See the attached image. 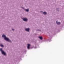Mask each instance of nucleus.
<instances>
[{"label": "nucleus", "mask_w": 64, "mask_h": 64, "mask_svg": "<svg viewBox=\"0 0 64 64\" xmlns=\"http://www.w3.org/2000/svg\"><path fill=\"white\" fill-rule=\"evenodd\" d=\"M2 37L4 38V39H5V40H6V41H10L9 38H7L6 37V36L5 35H3L2 36Z\"/></svg>", "instance_id": "nucleus-1"}, {"label": "nucleus", "mask_w": 64, "mask_h": 64, "mask_svg": "<svg viewBox=\"0 0 64 64\" xmlns=\"http://www.w3.org/2000/svg\"><path fill=\"white\" fill-rule=\"evenodd\" d=\"M30 44H28V49H29L30 48Z\"/></svg>", "instance_id": "nucleus-2"}, {"label": "nucleus", "mask_w": 64, "mask_h": 64, "mask_svg": "<svg viewBox=\"0 0 64 64\" xmlns=\"http://www.w3.org/2000/svg\"><path fill=\"white\" fill-rule=\"evenodd\" d=\"M2 54H3L4 55H6V53H5V52H4V51H3L2 52Z\"/></svg>", "instance_id": "nucleus-3"}, {"label": "nucleus", "mask_w": 64, "mask_h": 64, "mask_svg": "<svg viewBox=\"0 0 64 64\" xmlns=\"http://www.w3.org/2000/svg\"><path fill=\"white\" fill-rule=\"evenodd\" d=\"M25 30L26 31L28 32L29 31V30H30V29L29 28H26Z\"/></svg>", "instance_id": "nucleus-4"}, {"label": "nucleus", "mask_w": 64, "mask_h": 64, "mask_svg": "<svg viewBox=\"0 0 64 64\" xmlns=\"http://www.w3.org/2000/svg\"><path fill=\"white\" fill-rule=\"evenodd\" d=\"M23 20L24 21H27V19L26 18H24L23 19Z\"/></svg>", "instance_id": "nucleus-5"}, {"label": "nucleus", "mask_w": 64, "mask_h": 64, "mask_svg": "<svg viewBox=\"0 0 64 64\" xmlns=\"http://www.w3.org/2000/svg\"><path fill=\"white\" fill-rule=\"evenodd\" d=\"M56 22L58 25H59L60 24V22H57V21H56Z\"/></svg>", "instance_id": "nucleus-6"}, {"label": "nucleus", "mask_w": 64, "mask_h": 64, "mask_svg": "<svg viewBox=\"0 0 64 64\" xmlns=\"http://www.w3.org/2000/svg\"><path fill=\"white\" fill-rule=\"evenodd\" d=\"M39 38L41 40H42V39H43L42 37V36L39 37Z\"/></svg>", "instance_id": "nucleus-7"}, {"label": "nucleus", "mask_w": 64, "mask_h": 64, "mask_svg": "<svg viewBox=\"0 0 64 64\" xmlns=\"http://www.w3.org/2000/svg\"><path fill=\"white\" fill-rule=\"evenodd\" d=\"M43 14H44V15H46L47 14V13L46 12H44L43 13Z\"/></svg>", "instance_id": "nucleus-8"}, {"label": "nucleus", "mask_w": 64, "mask_h": 64, "mask_svg": "<svg viewBox=\"0 0 64 64\" xmlns=\"http://www.w3.org/2000/svg\"><path fill=\"white\" fill-rule=\"evenodd\" d=\"M0 46H1V47H4V46L2 44H0Z\"/></svg>", "instance_id": "nucleus-9"}, {"label": "nucleus", "mask_w": 64, "mask_h": 64, "mask_svg": "<svg viewBox=\"0 0 64 64\" xmlns=\"http://www.w3.org/2000/svg\"><path fill=\"white\" fill-rule=\"evenodd\" d=\"M0 51L1 52H2L3 51L2 50V48L0 49Z\"/></svg>", "instance_id": "nucleus-10"}, {"label": "nucleus", "mask_w": 64, "mask_h": 64, "mask_svg": "<svg viewBox=\"0 0 64 64\" xmlns=\"http://www.w3.org/2000/svg\"><path fill=\"white\" fill-rule=\"evenodd\" d=\"M26 11L27 12H28L29 11V10L28 9H26Z\"/></svg>", "instance_id": "nucleus-11"}, {"label": "nucleus", "mask_w": 64, "mask_h": 64, "mask_svg": "<svg viewBox=\"0 0 64 64\" xmlns=\"http://www.w3.org/2000/svg\"><path fill=\"white\" fill-rule=\"evenodd\" d=\"M12 30H13V31H14V29L12 28Z\"/></svg>", "instance_id": "nucleus-12"}, {"label": "nucleus", "mask_w": 64, "mask_h": 64, "mask_svg": "<svg viewBox=\"0 0 64 64\" xmlns=\"http://www.w3.org/2000/svg\"><path fill=\"white\" fill-rule=\"evenodd\" d=\"M40 12H42V11Z\"/></svg>", "instance_id": "nucleus-13"}]
</instances>
